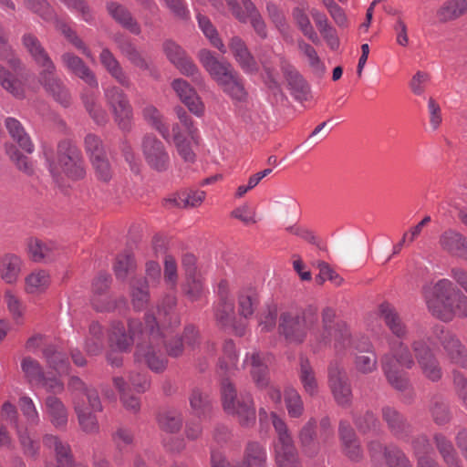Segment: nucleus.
I'll return each instance as SVG.
<instances>
[{
    "mask_svg": "<svg viewBox=\"0 0 467 467\" xmlns=\"http://www.w3.org/2000/svg\"><path fill=\"white\" fill-rule=\"evenodd\" d=\"M266 462L265 446L258 441H249L244 446L243 459L234 467H265Z\"/></svg>",
    "mask_w": 467,
    "mask_h": 467,
    "instance_id": "a878e982",
    "label": "nucleus"
},
{
    "mask_svg": "<svg viewBox=\"0 0 467 467\" xmlns=\"http://www.w3.org/2000/svg\"><path fill=\"white\" fill-rule=\"evenodd\" d=\"M285 402L291 418H299L304 413V402L298 391L293 388L285 390Z\"/></svg>",
    "mask_w": 467,
    "mask_h": 467,
    "instance_id": "338daca9",
    "label": "nucleus"
},
{
    "mask_svg": "<svg viewBox=\"0 0 467 467\" xmlns=\"http://www.w3.org/2000/svg\"><path fill=\"white\" fill-rule=\"evenodd\" d=\"M99 60L109 74L119 85L127 88L131 86V81L129 75L125 72L119 62L109 49H102L99 55Z\"/></svg>",
    "mask_w": 467,
    "mask_h": 467,
    "instance_id": "2f4dec72",
    "label": "nucleus"
},
{
    "mask_svg": "<svg viewBox=\"0 0 467 467\" xmlns=\"http://www.w3.org/2000/svg\"><path fill=\"white\" fill-rule=\"evenodd\" d=\"M22 259L15 254H5L0 261V277L6 284H16L21 273Z\"/></svg>",
    "mask_w": 467,
    "mask_h": 467,
    "instance_id": "ea45409f",
    "label": "nucleus"
},
{
    "mask_svg": "<svg viewBox=\"0 0 467 467\" xmlns=\"http://www.w3.org/2000/svg\"><path fill=\"white\" fill-rule=\"evenodd\" d=\"M109 285V276L106 274L99 275L92 284L91 304L97 311H110L115 308L113 301L100 303V296H104L108 300L107 290Z\"/></svg>",
    "mask_w": 467,
    "mask_h": 467,
    "instance_id": "4c0bfd02",
    "label": "nucleus"
},
{
    "mask_svg": "<svg viewBox=\"0 0 467 467\" xmlns=\"http://www.w3.org/2000/svg\"><path fill=\"white\" fill-rule=\"evenodd\" d=\"M382 419L395 436L404 441L407 440L411 427L396 409L390 406L383 407Z\"/></svg>",
    "mask_w": 467,
    "mask_h": 467,
    "instance_id": "7c9ffc66",
    "label": "nucleus"
},
{
    "mask_svg": "<svg viewBox=\"0 0 467 467\" xmlns=\"http://www.w3.org/2000/svg\"><path fill=\"white\" fill-rule=\"evenodd\" d=\"M282 68L295 99L299 101L306 100L309 96V87L303 77L289 64L285 63Z\"/></svg>",
    "mask_w": 467,
    "mask_h": 467,
    "instance_id": "e433bc0d",
    "label": "nucleus"
},
{
    "mask_svg": "<svg viewBox=\"0 0 467 467\" xmlns=\"http://www.w3.org/2000/svg\"><path fill=\"white\" fill-rule=\"evenodd\" d=\"M439 245L442 251L467 260V237L460 232L444 231L439 237Z\"/></svg>",
    "mask_w": 467,
    "mask_h": 467,
    "instance_id": "5701e85b",
    "label": "nucleus"
},
{
    "mask_svg": "<svg viewBox=\"0 0 467 467\" xmlns=\"http://www.w3.org/2000/svg\"><path fill=\"white\" fill-rule=\"evenodd\" d=\"M45 155L49 172L57 183L63 175L72 179L84 177L85 168L81 152L71 141H61L56 156L48 152H45Z\"/></svg>",
    "mask_w": 467,
    "mask_h": 467,
    "instance_id": "39448f33",
    "label": "nucleus"
},
{
    "mask_svg": "<svg viewBox=\"0 0 467 467\" xmlns=\"http://www.w3.org/2000/svg\"><path fill=\"white\" fill-rule=\"evenodd\" d=\"M433 441L447 467H462V463L451 441L441 432L433 435Z\"/></svg>",
    "mask_w": 467,
    "mask_h": 467,
    "instance_id": "473e14b6",
    "label": "nucleus"
},
{
    "mask_svg": "<svg viewBox=\"0 0 467 467\" xmlns=\"http://www.w3.org/2000/svg\"><path fill=\"white\" fill-rule=\"evenodd\" d=\"M379 315L394 337L400 340L408 337L407 325L392 305L387 302L380 304L379 306Z\"/></svg>",
    "mask_w": 467,
    "mask_h": 467,
    "instance_id": "412c9836",
    "label": "nucleus"
},
{
    "mask_svg": "<svg viewBox=\"0 0 467 467\" xmlns=\"http://www.w3.org/2000/svg\"><path fill=\"white\" fill-rule=\"evenodd\" d=\"M43 355L50 368L58 373H66L68 369V361L65 354L57 351L53 346L44 348Z\"/></svg>",
    "mask_w": 467,
    "mask_h": 467,
    "instance_id": "69168bd1",
    "label": "nucleus"
},
{
    "mask_svg": "<svg viewBox=\"0 0 467 467\" xmlns=\"http://www.w3.org/2000/svg\"><path fill=\"white\" fill-rule=\"evenodd\" d=\"M233 16L241 23L250 21L258 36L267 37L265 22L252 0H225Z\"/></svg>",
    "mask_w": 467,
    "mask_h": 467,
    "instance_id": "f8f14e48",
    "label": "nucleus"
},
{
    "mask_svg": "<svg viewBox=\"0 0 467 467\" xmlns=\"http://www.w3.org/2000/svg\"><path fill=\"white\" fill-rule=\"evenodd\" d=\"M413 357L408 346L402 341L389 342V352L381 358L384 374L389 384L399 390L406 389L409 381L400 371L399 368H411L414 366Z\"/></svg>",
    "mask_w": 467,
    "mask_h": 467,
    "instance_id": "423d86ee",
    "label": "nucleus"
},
{
    "mask_svg": "<svg viewBox=\"0 0 467 467\" xmlns=\"http://www.w3.org/2000/svg\"><path fill=\"white\" fill-rule=\"evenodd\" d=\"M333 342L334 349L341 352L348 348L352 344L351 334L345 323H338L330 336V345Z\"/></svg>",
    "mask_w": 467,
    "mask_h": 467,
    "instance_id": "13d9d810",
    "label": "nucleus"
},
{
    "mask_svg": "<svg viewBox=\"0 0 467 467\" xmlns=\"http://www.w3.org/2000/svg\"><path fill=\"white\" fill-rule=\"evenodd\" d=\"M68 387L74 392L72 401L76 396H78L83 398L86 402L89 403V406L93 410H102V404L98 391L93 388L88 387L79 378L72 377L69 380Z\"/></svg>",
    "mask_w": 467,
    "mask_h": 467,
    "instance_id": "c9c22d12",
    "label": "nucleus"
},
{
    "mask_svg": "<svg viewBox=\"0 0 467 467\" xmlns=\"http://www.w3.org/2000/svg\"><path fill=\"white\" fill-rule=\"evenodd\" d=\"M229 48L236 62L245 73H254L258 70L254 57L248 50L244 41L239 36H234L229 42Z\"/></svg>",
    "mask_w": 467,
    "mask_h": 467,
    "instance_id": "c756f323",
    "label": "nucleus"
},
{
    "mask_svg": "<svg viewBox=\"0 0 467 467\" xmlns=\"http://www.w3.org/2000/svg\"><path fill=\"white\" fill-rule=\"evenodd\" d=\"M5 123L8 133L13 140L17 142L19 147L27 153H32L34 150V145L21 123L15 118L11 117L7 118Z\"/></svg>",
    "mask_w": 467,
    "mask_h": 467,
    "instance_id": "09e8293b",
    "label": "nucleus"
},
{
    "mask_svg": "<svg viewBox=\"0 0 467 467\" xmlns=\"http://www.w3.org/2000/svg\"><path fill=\"white\" fill-rule=\"evenodd\" d=\"M354 368L361 374L367 375L377 370L378 358L373 350L372 344L367 339L361 344L354 346Z\"/></svg>",
    "mask_w": 467,
    "mask_h": 467,
    "instance_id": "aec40b11",
    "label": "nucleus"
},
{
    "mask_svg": "<svg viewBox=\"0 0 467 467\" xmlns=\"http://www.w3.org/2000/svg\"><path fill=\"white\" fill-rule=\"evenodd\" d=\"M205 192L199 190L184 191L177 194L169 202L179 208H194L200 206L205 199Z\"/></svg>",
    "mask_w": 467,
    "mask_h": 467,
    "instance_id": "6e6d98bb",
    "label": "nucleus"
},
{
    "mask_svg": "<svg viewBox=\"0 0 467 467\" xmlns=\"http://www.w3.org/2000/svg\"><path fill=\"white\" fill-rule=\"evenodd\" d=\"M298 378L304 390L307 394L314 396L317 393L318 383L315 371L307 359L301 358Z\"/></svg>",
    "mask_w": 467,
    "mask_h": 467,
    "instance_id": "3c124183",
    "label": "nucleus"
},
{
    "mask_svg": "<svg viewBox=\"0 0 467 467\" xmlns=\"http://www.w3.org/2000/svg\"><path fill=\"white\" fill-rule=\"evenodd\" d=\"M272 424L276 432L274 444L276 467H301L297 450L285 421L275 412L271 413Z\"/></svg>",
    "mask_w": 467,
    "mask_h": 467,
    "instance_id": "0eeeda50",
    "label": "nucleus"
},
{
    "mask_svg": "<svg viewBox=\"0 0 467 467\" xmlns=\"http://www.w3.org/2000/svg\"><path fill=\"white\" fill-rule=\"evenodd\" d=\"M81 99L92 119L99 125H104L108 120L107 113L100 105L96 103L93 92H84Z\"/></svg>",
    "mask_w": 467,
    "mask_h": 467,
    "instance_id": "052dcab7",
    "label": "nucleus"
},
{
    "mask_svg": "<svg viewBox=\"0 0 467 467\" xmlns=\"http://www.w3.org/2000/svg\"><path fill=\"white\" fill-rule=\"evenodd\" d=\"M218 86L234 101L244 102L248 98V92L244 88V80L237 71H234L231 77L221 81Z\"/></svg>",
    "mask_w": 467,
    "mask_h": 467,
    "instance_id": "79ce46f5",
    "label": "nucleus"
},
{
    "mask_svg": "<svg viewBox=\"0 0 467 467\" xmlns=\"http://www.w3.org/2000/svg\"><path fill=\"white\" fill-rule=\"evenodd\" d=\"M44 444L49 449H53L56 453L57 461L72 462V456L69 445L55 435H46Z\"/></svg>",
    "mask_w": 467,
    "mask_h": 467,
    "instance_id": "bf43d9fd",
    "label": "nucleus"
},
{
    "mask_svg": "<svg viewBox=\"0 0 467 467\" xmlns=\"http://www.w3.org/2000/svg\"><path fill=\"white\" fill-rule=\"evenodd\" d=\"M104 96L119 129L130 130L133 112L125 92L119 87L111 86L105 88Z\"/></svg>",
    "mask_w": 467,
    "mask_h": 467,
    "instance_id": "9d476101",
    "label": "nucleus"
},
{
    "mask_svg": "<svg viewBox=\"0 0 467 467\" xmlns=\"http://www.w3.org/2000/svg\"><path fill=\"white\" fill-rule=\"evenodd\" d=\"M310 13L317 29L328 47L333 50L337 49L339 47V39L336 29L329 24L327 16L317 9L311 10Z\"/></svg>",
    "mask_w": 467,
    "mask_h": 467,
    "instance_id": "a18cd8bd",
    "label": "nucleus"
},
{
    "mask_svg": "<svg viewBox=\"0 0 467 467\" xmlns=\"http://www.w3.org/2000/svg\"><path fill=\"white\" fill-rule=\"evenodd\" d=\"M198 25L204 36L209 39L210 43L218 48L223 54L226 53V47L218 36V32L210 19L201 14L197 16Z\"/></svg>",
    "mask_w": 467,
    "mask_h": 467,
    "instance_id": "680f3d73",
    "label": "nucleus"
},
{
    "mask_svg": "<svg viewBox=\"0 0 467 467\" xmlns=\"http://www.w3.org/2000/svg\"><path fill=\"white\" fill-rule=\"evenodd\" d=\"M189 402L192 415L199 420L206 419L212 412L213 407L208 394L199 388L192 389Z\"/></svg>",
    "mask_w": 467,
    "mask_h": 467,
    "instance_id": "c03bdc74",
    "label": "nucleus"
},
{
    "mask_svg": "<svg viewBox=\"0 0 467 467\" xmlns=\"http://www.w3.org/2000/svg\"><path fill=\"white\" fill-rule=\"evenodd\" d=\"M57 29L79 51L82 52L88 58L93 59V56L89 48L77 35L68 25L63 21H57Z\"/></svg>",
    "mask_w": 467,
    "mask_h": 467,
    "instance_id": "774afa93",
    "label": "nucleus"
},
{
    "mask_svg": "<svg viewBox=\"0 0 467 467\" xmlns=\"http://www.w3.org/2000/svg\"><path fill=\"white\" fill-rule=\"evenodd\" d=\"M297 46L300 52L307 58L312 72L318 78L322 77L326 72V66L316 49L303 39L297 41Z\"/></svg>",
    "mask_w": 467,
    "mask_h": 467,
    "instance_id": "864d4df0",
    "label": "nucleus"
},
{
    "mask_svg": "<svg viewBox=\"0 0 467 467\" xmlns=\"http://www.w3.org/2000/svg\"><path fill=\"white\" fill-rule=\"evenodd\" d=\"M336 313L332 308L327 307L322 312V330L315 335L317 348L328 346L330 336L335 327L339 323H335Z\"/></svg>",
    "mask_w": 467,
    "mask_h": 467,
    "instance_id": "de8ad7c7",
    "label": "nucleus"
},
{
    "mask_svg": "<svg viewBox=\"0 0 467 467\" xmlns=\"http://www.w3.org/2000/svg\"><path fill=\"white\" fill-rule=\"evenodd\" d=\"M27 252L30 258L36 263L53 261L58 254L57 245L52 241H42L38 238H29Z\"/></svg>",
    "mask_w": 467,
    "mask_h": 467,
    "instance_id": "cd10ccee",
    "label": "nucleus"
},
{
    "mask_svg": "<svg viewBox=\"0 0 467 467\" xmlns=\"http://www.w3.org/2000/svg\"><path fill=\"white\" fill-rule=\"evenodd\" d=\"M368 449L375 467H381L383 461L388 467H412L405 453L395 446L386 447L379 441H371Z\"/></svg>",
    "mask_w": 467,
    "mask_h": 467,
    "instance_id": "ddd939ff",
    "label": "nucleus"
},
{
    "mask_svg": "<svg viewBox=\"0 0 467 467\" xmlns=\"http://www.w3.org/2000/svg\"><path fill=\"white\" fill-rule=\"evenodd\" d=\"M26 292L28 294H40L50 285L49 274L45 270H36L29 274L26 279Z\"/></svg>",
    "mask_w": 467,
    "mask_h": 467,
    "instance_id": "603ef678",
    "label": "nucleus"
},
{
    "mask_svg": "<svg viewBox=\"0 0 467 467\" xmlns=\"http://www.w3.org/2000/svg\"><path fill=\"white\" fill-rule=\"evenodd\" d=\"M22 44L35 64L40 68L39 82L56 101L64 107L71 103V95L56 76L57 67L40 40L31 33L22 36Z\"/></svg>",
    "mask_w": 467,
    "mask_h": 467,
    "instance_id": "f03ea898",
    "label": "nucleus"
},
{
    "mask_svg": "<svg viewBox=\"0 0 467 467\" xmlns=\"http://www.w3.org/2000/svg\"><path fill=\"white\" fill-rule=\"evenodd\" d=\"M45 413L50 423L57 430H66L68 422V410L61 400L48 396L45 400Z\"/></svg>",
    "mask_w": 467,
    "mask_h": 467,
    "instance_id": "c85d7f7f",
    "label": "nucleus"
},
{
    "mask_svg": "<svg viewBox=\"0 0 467 467\" xmlns=\"http://www.w3.org/2000/svg\"><path fill=\"white\" fill-rule=\"evenodd\" d=\"M318 317L312 310L303 314L284 312L279 319V332L289 343L300 344L306 337L307 331L317 323Z\"/></svg>",
    "mask_w": 467,
    "mask_h": 467,
    "instance_id": "6e6552de",
    "label": "nucleus"
},
{
    "mask_svg": "<svg viewBox=\"0 0 467 467\" xmlns=\"http://www.w3.org/2000/svg\"><path fill=\"white\" fill-rule=\"evenodd\" d=\"M218 294L220 301L214 308V316L216 320L223 326L226 327L231 324L234 314V302L228 299L227 284L221 282L218 287Z\"/></svg>",
    "mask_w": 467,
    "mask_h": 467,
    "instance_id": "f704fd0d",
    "label": "nucleus"
},
{
    "mask_svg": "<svg viewBox=\"0 0 467 467\" xmlns=\"http://www.w3.org/2000/svg\"><path fill=\"white\" fill-rule=\"evenodd\" d=\"M298 441L302 451L308 457H315L320 451L317 438V420L310 418L298 431Z\"/></svg>",
    "mask_w": 467,
    "mask_h": 467,
    "instance_id": "bb28decb",
    "label": "nucleus"
},
{
    "mask_svg": "<svg viewBox=\"0 0 467 467\" xmlns=\"http://www.w3.org/2000/svg\"><path fill=\"white\" fill-rule=\"evenodd\" d=\"M244 367H251L250 372L253 380L257 388H267V395L275 403H280L282 394L278 388L269 385L268 369L265 364V357L256 350L246 354L244 360Z\"/></svg>",
    "mask_w": 467,
    "mask_h": 467,
    "instance_id": "1a4fd4ad",
    "label": "nucleus"
},
{
    "mask_svg": "<svg viewBox=\"0 0 467 467\" xmlns=\"http://www.w3.org/2000/svg\"><path fill=\"white\" fill-rule=\"evenodd\" d=\"M435 337L441 342L446 356L452 363L464 367L467 364V351L460 339L441 327L433 329Z\"/></svg>",
    "mask_w": 467,
    "mask_h": 467,
    "instance_id": "f3484780",
    "label": "nucleus"
},
{
    "mask_svg": "<svg viewBox=\"0 0 467 467\" xmlns=\"http://www.w3.org/2000/svg\"><path fill=\"white\" fill-rule=\"evenodd\" d=\"M425 299L431 315L444 322L467 317V297L448 279L439 280Z\"/></svg>",
    "mask_w": 467,
    "mask_h": 467,
    "instance_id": "7ed1b4c3",
    "label": "nucleus"
},
{
    "mask_svg": "<svg viewBox=\"0 0 467 467\" xmlns=\"http://www.w3.org/2000/svg\"><path fill=\"white\" fill-rule=\"evenodd\" d=\"M73 407L82 431L87 434L99 433V424L96 416L98 411L93 410L89 403L78 396L74 399Z\"/></svg>",
    "mask_w": 467,
    "mask_h": 467,
    "instance_id": "4be33fe9",
    "label": "nucleus"
},
{
    "mask_svg": "<svg viewBox=\"0 0 467 467\" xmlns=\"http://www.w3.org/2000/svg\"><path fill=\"white\" fill-rule=\"evenodd\" d=\"M107 10L110 16L121 26L134 35L140 34V26L133 18L127 7L114 1L107 3Z\"/></svg>",
    "mask_w": 467,
    "mask_h": 467,
    "instance_id": "72a5a7b5",
    "label": "nucleus"
},
{
    "mask_svg": "<svg viewBox=\"0 0 467 467\" xmlns=\"http://www.w3.org/2000/svg\"><path fill=\"white\" fill-rule=\"evenodd\" d=\"M61 61L68 71L82 79L90 88H98L99 83L94 72L84 63V61L70 52L61 56Z\"/></svg>",
    "mask_w": 467,
    "mask_h": 467,
    "instance_id": "b1692460",
    "label": "nucleus"
},
{
    "mask_svg": "<svg viewBox=\"0 0 467 467\" xmlns=\"http://www.w3.org/2000/svg\"><path fill=\"white\" fill-rule=\"evenodd\" d=\"M467 14V0H446L437 9L436 16L441 23L453 22Z\"/></svg>",
    "mask_w": 467,
    "mask_h": 467,
    "instance_id": "58836bf2",
    "label": "nucleus"
},
{
    "mask_svg": "<svg viewBox=\"0 0 467 467\" xmlns=\"http://www.w3.org/2000/svg\"><path fill=\"white\" fill-rule=\"evenodd\" d=\"M221 400L224 412L236 418L242 427L251 428L254 425L256 410L250 392H237L231 381L223 379L221 386Z\"/></svg>",
    "mask_w": 467,
    "mask_h": 467,
    "instance_id": "20e7f679",
    "label": "nucleus"
},
{
    "mask_svg": "<svg viewBox=\"0 0 467 467\" xmlns=\"http://www.w3.org/2000/svg\"><path fill=\"white\" fill-rule=\"evenodd\" d=\"M159 427L166 432H177L182 426V413L176 410H164L157 417Z\"/></svg>",
    "mask_w": 467,
    "mask_h": 467,
    "instance_id": "5fc2aeb1",
    "label": "nucleus"
},
{
    "mask_svg": "<svg viewBox=\"0 0 467 467\" xmlns=\"http://www.w3.org/2000/svg\"><path fill=\"white\" fill-rule=\"evenodd\" d=\"M0 86L16 98L23 97V88L20 80L1 64Z\"/></svg>",
    "mask_w": 467,
    "mask_h": 467,
    "instance_id": "0e129e2a",
    "label": "nucleus"
},
{
    "mask_svg": "<svg viewBox=\"0 0 467 467\" xmlns=\"http://www.w3.org/2000/svg\"><path fill=\"white\" fill-rule=\"evenodd\" d=\"M328 382L333 397L340 406H348L352 400V390L344 368L332 363L328 368Z\"/></svg>",
    "mask_w": 467,
    "mask_h": 467,
    "instance_id": "4468645a",
    "label": "nucleus"
},
{
    "mask_svg": "<svg viewBox=\"0 0 467 467\" xmlns=\"http://www.w3.org/2000/svg\"><path fill=\"white\" fill-rule=\"evenodd\" d=\"M174 296H169L163 305L158 308V316L147 314L145 317V327L142 328L141 323L136 320H130V334L125 333L124 325L121 322H113L111 324L109 336V346L113 350L123 352L128 350L136 335H147L149 342H143L138 346L136 352L137 359L144 362L153 371L160 372L165 369L167 361L160 352V345L162 338L166 337L164 332L167 323L177 325L179 323L176 317H173L171 313L175 306Z\"/></svg>",
    "mask_w": 467,
    "mask_h": 467,
    "instance_id": "f257e3e1",
    "label": "nucleus"
},
{
    "mask_svg": "<svg viewBox=\"0 0 467 467\" xmlns=\"http://www.w3.org/2000/svg\"><path fill=\"white\" fill-rule=\"evenodd\" d=\"M141 114L143 119L154 130H156L161 136L169 140L171 138L170 129L164 120L161 112L152 104H146L142 109Z\"/></svg>",
    "mask_w": 467,
    "mask_h": 467,
    "instance_id": "37998d69",
    "label": "nucleus"
},
{
    "mask_svg": "<svg viewBox=\"0 0 467 467\" xmlns=\"http://www.w3.org/2000/svg\"><path fill=\"white\" fill-rule=\"evenodd\" d=\"M141 151L148 166L156 171L168 170L171 158L167 147L153 134H146L141 141Z\"/></svg>",
    "mask_w": 467,
    "mask_h": 467,
    "instance_id": "9b49d317",
    "label": "nucleus"
},
{
    "mask_svg": "<svg viewBox=\"0 0 467 467\" xmlns=\"http://www.w3.org/2000/svg\"><path fill=\"white\" fill-rule=\"evenodd\" d=\"M163 50L168 59L187 77H192L197 84H202L203 79L198 71L197 67L188 57L184 50L176 43L167 40L163 44Z\"/></svg>",
    "mask_w": 467,
    "mask_h": 467,
    "instance_id": "dca6fc26",
    "label": "nucleus"
},
{
    "mask_svg": "<svg viewBox=\"0 0 467 467\" xmlns=\"http://www.w3.org/2000/svg\"><path fill=\"white\" fill-rule=\"evenodd\" d=\"M118 47L121 54L128 61L140 70H150V61L147 56L127 39L118 41Z\"/></svg>",
    "mask_w": 467,
    "mask_h": 467,
    "instance_id": "a19ab883",
    "label": "nucleus"
},
{
    "mask_svg": "<svg viewBox=\"0 0 467 467\" xmlns=\"http://www.w3.org/2000/svg\"><path fill=\"white\" fill-rule=\"evenodd\" d=\"M338 434L344 454L351 461H359L363 457V451L351 426L346 421H340Z\"/></svg>",
    "mask_w": 467,
    "mask_h": 467,
    "instance_id": "393cba45",
    "label": "nucleus"
},
{
    "mask_svg": "<svg viewBox=\"0 0 467 467\" xmlns=\"http://www.w3.org/2000/svg\"><path fill=\"white\" fill-rule=\"evenodd\" d=\"M307 10V5H301L295 7L292 12L293 18L305 36L314 44H319L320 39L310 22L306 13Z\"/></svg>",
    "mask_w": 467,
    "mask_h": 467,
    "instance_id": "49530a36",
    "label": "nucleus"
},
{
    "mask_svg": "<svg viewBox=\"0 0 467 467\" xmlns=\"http://www.w3.org/2000/svg\"><path fill=\"white\" fill-rule=\"evenodd\" d=\"M171 88L192 114L197 117L203 115L204 105L196 91L186 80L176 78L171 82Z\"/></svg>",
    "mask_w": 467,
    "mask_h": 467,
    "instance_id": "a211bd4d",
    "label": "nucleus"
},
{
    "mask_svg": "<svg viewBox=\"0 0 467 467\" xmlns=\"http://www.w3.org/2000/svg\"><path fill=\"white\" fill-rule=\"evenodd\" d=\"M411 348L422 374L431 381H438L442 376L440 364L424 339H415Z\"/></svg>",
    "mask_w": 467,
    "mask_h": 467,
    "instance_id": "2eb2a0df",
    "label": "nucleus"
},
{
    "mask_svg": "<svg viewBox=\"0 0 467 467\" xmlns=\"http://www.w3.org/2000/svg\"><path fill=\"white\" fill-rule=\"evenodd\" d=\"M21 368L30 384L38 385L39 382L44 380L45 374L42 367L36 359L30 357L24 358L21 362Z\"/></svg>",
    "mask_w": 467,
    "mask_h": 467,
    "instance_id": "e2e57ef3",
    "label": "nucleus"
},
{
    "mask_svg": "<svg viewBox=\"0 0 467 467\" xmlns=\"http://www.w3.org/2000/svg\"><path fill=\"white\" fill-rule=\"evenodd\" d=\"M198 56L203 67L218 85L235 71L229 62L219 60L207 49H202Z\"/></svg>",
    "mask_w": 467,
    "mask_h": 467,
    "instance_id": "6ab92c4d",
    "label": "nucleus"
},
{
    "mask_svg": "<svg viewBox=\"0 0 467 467\" xmlns=\"http://www.w3.org/2000/svg\"><path fill=\"white\" fill-rule=\"evenodd\" d=\"M278 316V305L274 302H268L265 305L258 315V326L261 331H270L275 328Z\"/></svg>",
    "mask_w": 467,
    "mask_h": 467,
    "instance_id": "4d7b16f0",
    "label": "nucleus"
},
{
    "mask_svg": "<svg viewBox=\"0 0 467 467\" xmlns=\"http://www.w3.org/2000/svg\"><path fill=\"white\" fill-rule=\"evenodd\" d=\"M113 385L119 392L122 406L130 413H137L140 410V398L128 392V385L122 377H114Z\"/></svg>",
    "mask_w": 467,
    "mask_h": 467,
    "instance_id": "8fccbe9b",
    "label": "nucleus"
}]
</instances>
